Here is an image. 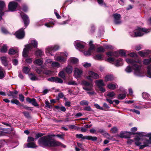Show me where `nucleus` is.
<instances>
[{"mask_svg":"<svg viewBox=\"0 0 151 151\" xmlns=\"http://www.w3.org/2000/svg\"><path fill=\"white\" fill-rule=\"evenodd\" d=\"M127 63L132 65V67L130 65H128L125 69V71L127 73H130L133 70L134 74L138 77L142 76L143 75V72L142 70L141 60L139 59L137 60L127 58L125 59Z\"/></svg>","mask_w":151,"mask_h":151,"instance_id":"1","label":"nucleus"},{"mask_svg":"<svg viewBox=\"0 0 151 151\" xmlns=\"http://www.w3.org/2000/svg\"><path fill=\"white\" fill-rule=\"evenodd\" d=\"M55 136V135H48L41 137L39 140L38 142L40 145L42 146H61L65 148L66 146L63 145L61 142L53 140L52 136Z\"/></svg>","mask_w":151,"mask_h":151,"instance_id":"2","label":"nucleus"},{"mask_svg":"<svg viewBox=\"0 0 151 151\" xmlns=\"http://www.w3.org/2000/svg\"><path fill=\"white\" fill-rule=\"evenodd\" d=\"M150 29L138 27L133 32H130V35L132 37H140L150 32Z\"/></svg>","mask_w":151,"mask_h":151,"instance_id":"3","label":"nucleus"},{"mask_svg":"<svg viewBox=\"0 0 151 151\" xmlns=\"http://www.w3.org/2000/svg\"><path fill=\"white\" fill-rule=\"evenodd\" d=\"M37 42L35 40H33L31 41L30 44L25 45L22 53L23 57H26L27 56L29 51L33 48L32 46L34 48H36L37 47Z\"/></svg>","mask_w":151,"mask_h":151,"instance_id":"4","label":"nucleus"},{"mask_svg":"<svg viewBox=\"0 0 151 151\" xmlns=\"http://www.w3.org/2000/svg\"><path fill=\"white\" fill-rule=\"evenodd\" d=\"M68 55V54L67 52H59L54 56V59L56 61L64 63L67 60V57Z\"/></svg>","mask_w":151,"mask_h":151,"instance_id":"5","label":"nucleus"},{"mask_svg":"<svg viewBox=\"0 0 151 151\" xmlns=\"http://www.w3.org/2000/svg\"><path fill=\"white\" fill-rule=\"evenodd\" d=\"M83 85V88L87 91H92L93 90V84L92 83L83 80L81 82Z\"/></svg>","mask_w":151,"mask_h":151,"instance_id":"6","label":"nucleus"},{"mask_svg":"<svg viewBox=\"0 0 151 151\" xmlns=\"http://www.w3.org/2000/svg\"><path fill=\"white\" fill-rule=\"evenodd\" d=\"M59 46L58 45H55L53 46H49L46 48V53L47 54H50L51 55H53L52 53L55 51L58 50L59 48Z\"/></svg>","mask_w":151,"mask_h":151,"instance_id":"7","label":"nucleus"},{"mask_svg":"<svg viewBox=\"0 0 151 151\" xmlns=\"http://www.w3.org/2000/svg\"><path fill=\"white\" fill-rule=\"evenodd\" d=\"M93 42L91 41L89 42V44L90 45V47L88 50L85 51L84 54L85 55L89 56L90 55L91 53H92L95 51V47L94 45L92 44Z\"/></svg>","mask_w":151,"mask_h":151,"instance_id":"8","label":"nucleus"},{"mask_svg":"<svg viewBox=\"0 0 151 151\" xmlns=\"http://www.w3.org/2000/svg\"><path fill=\"white\" fill-rule=\"evenodd\" d=\"M88 76L86 77V78L88 80H90L91 78L94 79H98L100 78L98 74L91 71H88Z\"/></svg>","mask_w":151,"mask_h":151,"instance_id":"9","label":"nucleus"},{"mask_svg":"<svg viewBox=\"0 0 151 151\" xmlns=\"http://www.w3.org/2000/svg\"><path fill=\"white\" fill-rule=\"evenodd\" d=\"M15 35L18 38L21 39L23 38L24 36V32L23 29L22 28L16 32Z\"/></svg>","mask_w":151,"mask_h":151,"instance_id":"10","label":"nucleus"},{"mask_svg":"<svg viewBox=\"0 0 151 151\" xmlns=\"http://www.w3.org/2000/svg\"><path fill=\"white\" fill-rule=\"evenodd\" d=\"M114 18V22L115 24H119L122 23L121 20V16L120 14H115L113 15Z\"/></svg>","mask_w":151,"mask_h":151,"instance_id":"11","label":"nucleus"},{"mask_svg":"<svg viewBox=\"0 0 151 151\" xmlns=\"http://www.w3.org/2000/svg\"><path fill=\"white\" fill-rule=\"evenodd\" d=\"M18 4L14 1L10 2L8 5L9 9L10 11H14L16 10Z\"/></svg>","mask_w":151,"mask_h":151,"instance_id":"12","label":"nucleus"},{"mask_svg":"<svg viewBox=\"0 0 151 151\" xmlns=\"http://www.w3.org/2000/svg\"><path fill=\"white\" fill-rule=\"evenodd\" d=\"M82 70L81 69L76 68L74 71V76L75 78H78L80 77L82 75Z\"/></svg>","mask_w":151,"mask_h":151,"instance_id":"13","label":"nucleus"},{"mask_svg":"<svg viewBox=\"0 0 151 151\" xmlns=\"http://www.w3.org/2000/svg\"><path fill=\"white\" fill-rule=\"evenodd\" d=\"M74 44L76 47L80 48H83L84 47L86 43L81 41L77 40L74 42Z\"/></svg>","mask_w":151,"mask_h":151,"instance_id":"14","label":"nucleus"},{"mask_svg":"<svg viewBox=\"0 0 151 151\" xmlns=\"http://www.w3.org/2000/svg\"><path fill=\"white\" fill-rule=\"evenodd\" d=\"M20 14L23 20L25 26L26 27L27 26L29 22L28 17L27 15L23 13H21Z\"/></svg>","mask_w":151,"mask_h":151,"instance_id":"15","label":"nucleus"},{"mask_svg":"<svg viewBox=\"0 0 151 151\" xmlns=\"http://www.w3.org/2000/svg\"><path fill=\"white\" fill-rule=\"evenodd\" d=\"M130 132H122L118 136L121 138H127L130 137Z\"/></svg>","mask_w":151,"mask_h":151,"instance_id":"16","label":"nucleus"},{"mask_svg":"<svg viewBox=\"0 0 151 151\" xmlns=\"http://www.w3.org/2000/svg\"><path fill=\"white\" fill-rule=\"evenodd\" d=\"M150 51L149 50H143L139 51L138 52V54L142 57H146L150 54Z\"/></svg>","mask_w":151,"mask_h":151,"instance_id":"17","label":"nucleus"},{"mask_svg":"<svg viewBox=\"0 0 151 151\" xmlns=\"http://www.w3.org/2000/svg\"><path fill=\"white\" fill-rule=\"evenodd\" d=\"M151 144V140L149 139L146 140L144 142V144L141 145L140 146L139 148L140 149L144 148L145 147L148 146L149 145Z\"/></svg>","mask_w":151,"mask_h":151,"instance_id":"18","label":"nucleus"},{"mask_svg":"<svg viewBox=\"0 0 151 151\" xmlns=\"http://www.w3.org/2000/svg\"><path fill=\"white\" fill-rule=\"evenodd\" d=\"M107 87L111 90H114L118 87V86L116 83H110L107 85Z\"/></svg>","mask_w":151,"mask_h":151,"instance_id":"19","label":"nucleus"},{"mask_svg":"<svg viewBox=\"0 0 151 151\" xmlns=\"http://www.w3.org/2000/svg\"><path fill=\"white\" fill-rule=\"evenodd\" d=\"M114 79V77L111 74L107 75L104 78V80L106 82L112 81Z\"/></svg>","mask_w":151,"mask_h":151,"instance_id":"20","label":"nucleus"},{"mask_svg":"<svg viewBox=\"0 0 151 151\" xmlns=\"http://www.w3.org/2000/svg\"><path fill=\"white\" fill-rule=\"evenodd\" d=\"M140 137L144 136L149 137L151 136V133H148L147 134L146 133L143 132H137L136 133Z\"/></svg>","mask_w":151,"mask_h":151,"instance_id":"21","label":"nucleus"},{"mask_svg":"<svg viewBox=\"0 0 151 151\" xmlns=\"http://www.w3.org/2000/svg\"><path fill=\"white\" fill-rule=\"evenodd\" d=\"M63 70L68 74H70L73 71V67L71 65H68L65 68L63 69Z\"/></svg>","mask_w":151,"mask_h":151,"instance_id":"22","label":"nucleus"},{"mask_svg":"<svg viewBox=\"0 0 151 151\" xmlns=\"http://www.w3.org/2000/svg\"><path fill=\"white\" fill-rule=\"evenodd\" d=\"M95 84L98 87L105 86V84L103 80L102 79L96 80L95 81Z\"/></svg>","mask_w":151,"mask_h":151,"instance_id":"23","label":"nucleus"},{"mask_svg":"<svg viewBox=\"0 0 151 151\" xmlns=\"http://www.w3.org/2000/svg\"><path fill=\"white\" fill-rule=\"evenodd\" d=\"M106 54L108 56H114L116 57H117L119 55L118 53L117 52L109 51L107 52Z\"/></svg>","mask_w":151,"mask_h":151,"instance_id":"24","label":"nucleus"},{"mask_svg":"<svg viewBox=\"0 0 151 151\" xmlns=\"http://www.w3.org/2000/svg\"><path fill=\"white\" fill-rule=\"evenodd\" d=\"M25 145H24V147H27L28 148H35L37 147V146L36 145L34 142L28 143L26 145L27 146H26Z\"/></svg>","mask_w":151,"mask_h":151,"instance_id":"25","label":"nucleus"},{"mask_svg":"<svg viewBox=\"0 0 151 151\" xmlns=\"http://www.w3.org/2000/svg\"><path fill=\"white\" fill-rule=\"evenodd\" d=\"M83 139H86L88 140H91L93 141H95L97 140V138L96 137L86 136H84L83 137Z\"/></svg>","mask_w":151,"mask_h":151,"instance_id":"26","label":"nucleus"},{"mask_svg":"<svg viewBox=\"0 0 151 151\" xmlns=\"http://www.w3.org/2000/svg\"><path fill=\"white\" fill-rule=\"evenodd\" d=\"M52 60L50 59H46L44 65L41 67V68L43 69L45 68L48 64L52 63Z\"/></svg>","mask_w":151,"mask_h":151,"instance_id":"27","label":"nucleus"},{"mask_svg":"<svg viewBox=\"0 0 151 151\" xmlns=\"http://www.w3.org/2000/svg\"><path fill=\"white\" fill-rule=\"evenodd\" d=\"M52 67L55 68H58L61 66L60 64L58 62L53 61L51 63Z\"/></svg>","mask_w":151,"mask_h":151,"instance_id":"28","label":"nucleus"},{"mask_svg":"<svg viewBox=\"0 0 151 151\" xmlns=\"http://www.w3.org/2000/svg\"><path fill=\"white\" fill-rule=\"evenodd\" d=\"M6 73L5 70L0 66V79L3 78L5 76Z\"/></svg>","mask_w":151,"mask_h":151,"instance_id":"29","label":"nucleus"},{"mask_svg":"<svg viewBox=\"0 0 151 151\" xmlns=\"http://www.w3.org/2000/svg\"><path fill=\"white\" fill-rule=\"evenodd\" d=\"M33 63L35 64L41 66L43 63V62L42 59H39L35 60Z\"/></svg>","mask_w":151,"mask_h":151,"instance_id":"30","label":"nucleus"},{"mask_svg":"<svg viewBox=\"0 0 151 151\" xmlns=\"http://www.w3.org/2000/svg\"><path fill=\"white\" fill-rule=\"evenodd\" d=\"M123 64L122 60L121 58L118 59L115 63V65L117 67L122 65Z\"/></svg>","mask_w":151,"mask_h":151,"instance_id":"31","label":"nucleus"},{"mask_svg":"<svg viewBox=\"0 0 151 151\" xmlns=\"http://www.w3.org/2000/svg\"><path fill=\"white\" fill-rule=\"evenodd\" d=\"M68 61L72 64H76L78 62V60L75 58H71L69 59Z\"/></svg>","mask_w":151,"mask_h":151,"instance_id":"32","label":"nucleus"},{"mask_svg":"<svg viewBox=\"0 0 151 151\" xmlns=\"http://www.w3.org/2000/svg\"><path fill=\"white\" fill-rule=\"evenodd\" d=\"M6 5L4 2L2 1H0V12H3L2 11L4 10L5 7Z\"/></svg>","mask_w":151,"mask_h":151,"instance_id":"33","label":"nucleus"},{"mask_svg":"<svg viewBox=\"0 0 151 151\" xmlns=\"http://www.w3.org/2000/svg\"><path fill=\"white\" fill-rule=\"evenodd\" d=\"M104 56V55L102 54H98L94 56V58L96 60H103Z\"/></svg>","mask_w":151,"mask_h":151,"instance_id":"34","label":"nucleus"},{"mask_svg":"<svg viewBox=\"0 0 151 151\" xmlns=\"http://www.w3.org/2000/svg\"><path fill=\"white\" fill-rule=\"evenodd\" d=\"M123 92L124 93H121L118 96L119 99L122 100L125 98L127 94V92L125 91H124Z\"/></svg>","mask_w":151,"mask_h":151,"instance_id":"35","label":"nucleus"},{"mask_svg":"<svg viewBox=\"0 0 151 151\" xmlns=\"http://www.w3.org/2000/svg\"><path fill=\"white\" fill-rule=\"evenodd\" d=\"M28 76L29 78L32 81H35L37 79V78L34 74L31 73L29 74Z\"/></svg>","mask_w":151,"mask_h":151,"instance_id":"36","label":"nucleus"},{"mask_svg":"<svg viewBox=\"0 0 151 151\" xmlns=\"http://www.w3.org/2000/svg\"><path fill=\"white\" fill-rule=\"evenodd\" d=\"M1 60L2 63L4 65L6 66L7 65V58L6 57L3 56L1 58Z\"/></svg>","mask_w":151,"mask_h":151,"instance_id":"37","label":"nucleus"},{"mask_svg":"<svg viewBox=\"0 0 151 151\" xmlns=\"http://www.w3.org/2000/svg\"><path fill=\"white\" fill-rule=\"evenodd\" d=\"M141 137H139V136H137L135 138V140L136 141L135 142V143L136 145L137 146L141 145L140 144H141L139 141L140 140Z\"/></svg>","mask_w":151,"mask_h":151,"instance_id":"38","label":"nucleus"},{"mask_svg":"<svg viewBox=\"0 0 151 151\" xmlns=\"http://www.w3.org/2000/svg\"><path fill=\"white\" fill-rule=\"evenodd\" d=\"M151 62V56L149 59H145L143 60V64L145 65H147L150 63Z\"/></svg>","mask_w":151,"mask_h":151,"instance_id":"39","label":"nucleus"},{"mask_svg":"<svg viewBox=\"0 0 151 151\" xmlns=\"http://www.w3.org/2000/svg\"><path fill=\"white\" fill-rule=\"evenodd\" d=\"M147 76L151 78V65H149L147 67Z\"/></svg>","mask_w":151,"mask_h":151,"instance_id":"40","label":"nucleus"},{"mask_svg":"<svg viewBox=\"0 0 151 151\" xmlns=\"http://www.w3.org/2000/svg\"><path fill=\"white\" fill-rule=\"evenodd\" d=\"M30 70V68L27 67H24L23 68V72L26 74H28Z\"/></svg>","mask_w":151,"mask_h":151,"instance_id":"41","label":"nucleus"},{"mask_svg":"<svg viewBox=\"0 0 151 151\" xmlns=\"http://www.w3.org/2000/svg\"><path fill=\"white\" fill-rule=\"evenodd\" d=\"M64 70H62L59 72L58 75L59 76L65 79V73L64 71Z\"/></svg>","mask_w":151,"mask_h":151,"instance_id":"42","label":"nucleus"},{"mask_svg":"<svg viewBox=\"0 0 151 151\" xmlns=\"http://www.w3.org/2000/svg\"><path fill=\"white\" fill-rule=\"evenodd\" d=\"M43 52L40 50H37L35 52V54L37 56H41L43 54Z\"/></svg>","mask_w":151,"mask_h":151,"instance_id":"43","label":"nucleus"},{"mask_svg":"<svg viewBox=\"0 0 151 151\" xmlns=\"http://www.w3.org/2000/svg\"><path fill=\"white\" fill-rule=\"evenodd\" d=\"M54 82L56 83H62L63 82V81L60 78L58 77H55Z\"/></svg>","mask_w":151,"mask_h":151,"instance_id":"44","label":"nucleus"},{"mask_svg":"<svg viewBox=\"0 0 151 151\" xmlns=\"http://www.w3.org/2000/svg\"><path fill=\"white\" fill-rule=\"evenodd\" d=\"M7 50V47L6 45H4L1 49V51L2 52H6Z\"/></svg>","mask_w":151,"mask_h":151,"instance_id":"45","label":"nucleus"},{"mask_svg":"<svg viewBox=\"0 0 151 151\" xmlns=\"http://www.w3.org/2000/svg\"><path fill=\"white\" fill-rule=\"evenodd\" d=\"M54 23L53 21H50L48 23H46L45 24V25L48 27H52L53 26H51V25H54Z\"/></svg>","mask_w":151,"mask_h":151,"instance_id":"46","label":"nucleus"},{"mask_svg":"<svg viewBox=\"0 0 151 151\" xmlns=\"http://www.w3.org/2000/svg\"><path fill=\"white\" fill-rule=\"evenodd\" d=\"M107 96L112 98H114L115 96V93L113 91L109 92L108 93Z\"/></svg>","mask_w":151,"mask_h":151,"instance_id":"47","label":"nucleus"},{"mask_svg":"<svg viewBox=\"0 0 151 151\" xmlns=\"http://www.w3.org/2000/svg\"><path fill=\"white\" fill-rule=\"evenodd\" d=\"M99 4L101 6H106L103 0H96Z\"/></svg>","mask_w":151,"mask_h":151,"instance_id":"48","label":"nucleus"},{"mask_svg":"<svg viewBox=\"0 0 151 151\" xmlns=\"http://www.w3.org/2000/svg\"><path fill=\"white\" fill-rule=\"evenodd\" d=\"M126 52H127V51L125 50H121L119 51V52L122 56H126Z\"/></svg>","mask_w":151,"mask_h":151,"instance_id":"49","label":"nucleus"},{"mask_svg":"<svg viewBox=\"0 0 151 151\" xmlns=\"http://www.w3.org/2000/svg\"><path fill=\"white\" fill-rule=\"evenodd\" d=\"M80 104L81 105H88V102L87 101L83 100L81 101L80 102Z\"/></svg>","mask_w":151,"mask_h":151,"instance_id":"50","label":"nucleus"},{"mask_svg":"<svg viewBox=\"0 0 151 151\" xmlns=\"http://www.w3.org/2000/svg\"><path fill=\"white\" fill-rule=\"evenodd\" d=\"M128 55L132 58L137 57V54L136 53L134 52H131L128 54Z\"/></svg>","mask_w":151,"mask_h":151,"instance_id":"51","label":"nucleus"},{"mask_svg":"<svg viewBox=\"0 0 151 151\" xmlns=\"http://www.w3.org/2000/svg\"><path fill=\"white\" fill-rule=\"evenodd\" d=\"M69 127L71 129H74L77 130L79 129V128L78 127H77L75 125H71L69 126Z\"/></svg>","mask_w":151,"mask_h":151,"instance_id":"52","label":"nucleus"},{"mask_svg":"<svg viewBox=\"0 0 151 151\" xmlns=\"http://www.w3.org/2000/svg\"><path fill=\"white\" fill-rule=\"evenodd\" d=\"M104 51L105 50L102 47H99L97 49V51L98 52H104Z\"/></svg>","mask_w":151,"mask_h":151,"instance_id":"53","label":"nucleus"},{"mask_svg":"<svg viewBox=\"0 0 151 151\" xmlns=\"http://www.w3.org/2000/svg\"><path fill=\"white\" fill-rule=\"evenodd\" d=\"M11 102L12 104H15L17 105H19L20 104L19 101L17 99H13L11 101Z\"/></svg>","mask_w":151,"mask_h":151,"instance_id":"54","label":"nucleus"},{"mask_svg":"<svg viewBox=\"0 0 151 151\" xmlns=\"http://www.w3.org/2000/svg\"><path fill=\"white\" fill-rule=\"evenodd\" d=\"M16 50L13 49H10L9 51V54L13 55L16 53Z\"/></svg>","mask_w":151,"mask_h":151,"instance_id":"55","label":"nucleus"},{"mask_svg":"<svg viewBox=\"0 0 151 151\" xmlns=\"http://www.w3.org/2000/svg\"><path fill=\"white\" fill-rule=\"evenodd\" d=\"M142 96L144 99H147L149 96L148 93L145 92H143L142 94Z\"/></svg>","mask_w":151,"mask_h":151,"instance_id":"56","label":"nucleus"},{"mask_svg":"<svg viewBox=\"0 0 151 151\" xmlns=\"http://www.w3.org/2000/svg\"><path fill=\"white\" fill-rule=\"evenodd\" d=\"M117 129L116 127H113L111 128V131L112 133H114L117 131Z\"/></svg>","mask_w":151,"mask_h":151,"instance_id":"57","label":"nucleus"},{"mask_svg":"<svg viewBox=\"0 0 151 151\" xmlns=\"http://www.w3.org/2000/svg\"><path fill=\"white\" fill-rule=\"evenodd\" d=\"M34 138L32 137H28L27 139V142L29 143L31 142H33L34 141Z\"/></svg>","mask_w":151,"mask_h":151,"instance_id":"58","label":"nucleus"},{"mask_svg":"<svg viewBox=\"0 0 151 151\" xmlns=\"http://www.w3.org/2000/svg\"><path fill=\"white\" fill-rule=\"evenodd\" d=\"M7 95L8 96H11L12 98L15 97V95H14L13 92L10 91Z\"/></svg>","mask_w":151,"mask_h":151,"instance_id":"59","label":"nucleus"},{"mask_svg":"<svg viewBox=\"0 0 151 151\" xmlns=\"http://www.w3.org/2000/svg\"><path fill=\"white\" fill-rule=\"evenodd\" d=\"M103 109L104 110H107L109 108V106L106 103H104L103 104Z\"/></svg>","mask_w":151,"mask_h":151,"instance_id":"60","label":"nucleus"},{"mask_svg":"<svg viewBox=\"0 0 151 151\" xmlns=\"http://www.w3.org/2000/svg\"><path fill=\"white\" fill-rule=\"evenodd\" d=\"M129 111L133 112L135 113L138 114H139L140 113V112L139 111L136 110V109H131L129 110Z\"/></svg>","mask_w":151,"mask_h":151,"instance_id":"61","label":"nucleus"},{"mask_svg":"<svg viewBox=\"0 0 151 151\" xmlns=\"http://www.w3.org/2000/svg\"><path fill=\"white\" fill-rule=\"evenodd\" d=\"M32 58H28L26 60V63L29 64L32 62Z\"/></svg>","mask_w":151,"mask_h":151,"instance_id":"62","label":"nucleus"},{"mask_svg":"<svg viewBox=\"0 0 151 151\" xmlns=\"http://www.w3.org/2000/svg\"><path fill=\"white\" fill-rule=\"evenodd\" d=\"M19 99L21 101H23L24 100V96L22 94L19 95Z\"/></svg>","mask_w":151,"mask_h":151,"instance_id":"63","label":"nucleus"},{"mask_svg":"<svg viewBox=\"0 0 151 151\" xmlns=\"http://www.w3.org/2000/svg\"><path fill=\"white\" fill-rule=\"evenodd\" d=\"M23 113L26 117L28 118L30 117L29 114L28 112L26 111H24L23 112Z\"/></svg>","mask_w":151,"mask_h":151,"instance_id":"64","label":"nucleus"}]
</instances>
